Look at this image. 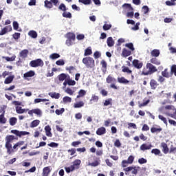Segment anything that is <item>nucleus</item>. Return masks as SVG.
Instances as JSON below:
<instances>
[{
    "mask_svg": "<svg viewBox=\"0 0 176 176\" xmlns=\"http://www.w3.org/2000/svg\"><path fill=\"white\" fill-rule=\"evenodd\" d=\"M132 65L137 69H141V68H142V67L144 65V63L138 59H134L132 61Z\"/></svg>",
    "mask_w": 176,
    "mask_h": 176,
    "instance_id": "10",
    "label": "nucleus"
},
{
    "mask_svg": "<svg viewBox=\"0 0 176 176\" xmlns=\"http://www.w3.org/2000/svg\"><path fill=\"white\" fill-rule=\"evenodd\" d=\"M2 112V113H1ZM0 124H5L8 120L5 118V107H1L0 109Z\"/></svg>",
    "mask_w": 176,
    "mask_h": 176,
    "instance_id": "8",
    "label": "nucleus"
},
{
    "mask_svg": "<svg viewBox=\"0 0 176 176\" xmlns=\"http://www.w3.org/2000/svg\"><path fill=\"white\" fill-rule=\"evenodd\" d=\"M78 2L83 5H91V0H78Z\"/></svg>",
    "mask_w": 176,
    "mask_h": 176,
    "instance_id": "49",
    "label": "nucleus"
},
{
    "mask_svg": "<svg viewBox=\"0 0 176 176\" xmlns=\"http://www.w3.org/2000/svg\"><path fill=\"white\" fill-rule=\"evenodd\" d=\"M35 76V72L30 70L23 74V78H32V76Z\"/></svg>",
    "mask_w": 176,
    "mask_h": 176,
    "instance_id": "26",
    "label": "nucleus"
},
{
    "mask_svg": "<svg viewBox=\"0 0 176 176\" xmlns=\"http://www.w3.org/2000/svg\"><path fill=\"white\" fill-rule=\"evenodd\" d=\"M126 47H128V49H130L131 52H134L135 49L134 48V45H133L132 43H126L125 44Z\"/></svg>",
    "mask_w": 176,
    "mask_h": 176,
    "instance_id": "46",
    "label": "nucleus"
},
{
    "mask_svg": "<svg viewBox=\"0 0 176 176\" xmlns=\"http://www.w3.org/2000/svg\"><path fill=\"white\" fill-rule=\"evenodd\" d=\"M67 85L69 86H75V85H76V82L74 80H71V79H68L67 80Z\"/></svg>",
    "mask_w": 176,
    "mask_h": 176,
    "instance_id": "59",
    "label": "nucleus"
},
{
    "mask_svg": "<svg viewBox=\"0 0 176 176\" xmlns=\"http://www.w3.org/2000/svg\"><path fill=\"white\" fill-rule=\"evenodd\" d=\"M58 9L59 10H62V12H67V7L64 3H60V5L58 7Z\"/></svg>",
    "mask_w": 176,
    "mask_h": 176,
    "instance_id": "54",
    "label": "nucleus"
},
{
    "mask_svg": "<svg viewBox=\"0 0 176 176\" xmlns=\"http://www.w3.org/2000/svg\"><path fill=\"white\" fill-rule=\"evenodd\" d=\"M122 56L124 57H129V56H131V51L128 50L126 48H124L122 50Z\"/></svg>",
    "mask_w": 176,
    "mask_h": 176,
    "instance_id": "32",
    "label": "nucleus"
},
{
    "mask_svg": "<svg viewBox=\"0 0 176 176\" xmlns=\"http://www.w3.org/2000/svg\"><path fill=\"white\" fill-rule=\"evenodd\" d=\"M13 79H14V76H9L5 79V85H9L10 83H12V82H13Z\"/></svg>",
    "mask_w": 176,
    "mask_h": 176,
    "instance_id": "31",
    "label": "nucleus"
},
{
    "mask_svg": "<svg viewBox=\"0 0 176 176\" xmlns=\"http://www.w3.org/2000/svg\"><path fill=\"white\" fill-rule=\"evenodd\" d=\"M45 131L47 137H53V134L52 133V128L50 125H47L45 126Z\"/></svg>",
    "mask_w": 176,
    "mask_h": 176,
    "instance_id": "19",
    "label": "nucleus"
},
{
    "mask_svg": "<svg viewBox=\"0 0 176 176\" xmlns=\"http://www.w3.org/2000/svg\"><path fill=\"white\" fill-rule=\"evenodd\" d=\"M65 170L66 173H67V174H69V173L74 171L75 168L74 166H72V165H71L70 167H65Z\"/></svg>",
    "mask_w": 176,
    "mask_h": 176,
    "instance_id": "51",
    "label": "nucleus"
},
{
    "mask_svg": "<svg viewBox=\"0 0 176 176\" xmlns=\"http://www.w3.org/2000/svg\"><path fill=\"white\" fill-rule=\"evenodd\" d=\"M58 80L60 82H63V81L65 80V79H67V78L69 79V75H67L64 73H62L58 76Z\"/></svg>",
    "mask_w": 176,
    "mask_h": 176,
    "instance_id": "22",
    "label": "nucleus"
},
{
    "mask_svg": "<svg viewBox=\"0 0 176 176\" xmlns=\"http://www.w3.org/2000/svg\"><path fill=\"white\" fill-rule=\"evenodd\" d=\"M160 150H159L158 148H153L151 151V153H153L155 155H160Z\"/></svg>",
    "mask_w": 176,
    "mask_h": 176,
    "instance_id": "63",
    "label": "nucleus"
},
{
    "mask_svg": "<svg viewBox=\"0 0 176 176\" xmlns=\"http://www.w3.org/2000/svg\"><path fill=\"white\" fill-rule=\"evenodd\" d=\"M94 57L95 60H97V58H100V57H101V53L98 51H96L94 53Z\"/></svg>",
    "mask_w": 176,
    "mask_h": 176,
    "instance_id": "56",
    "label": "nucleus"
},
{
    "mask_svg": "<svg viewBox=\"0 0 176 176\" xmlns=\"http://www.w3.org/2000/svg\"><path fill=\"white\" fill-rule=\"evenodd\" d=\"M10 31H12V25H7L0 31V36L5 35L8 32H10Z\"/></svg>",
    "mask_w": 176,
    "mask_h": 176,
    "instance_id": "13",
    "label": "nucleus"
},
{
    "mask_svg": "<svg viewBox=\"0 0 176 176\" xmlns=\"http://www.w3.org/2000/svg\"><path fill=\"white\" fill-rule=\"evenodd\" d=\"M20 57H22V58H27L28 56V50L25 49L20 52L19 53Z\"/></svg>",
    "mask_w": 176,
    "mask_h": 176,
    "instance_id": "25",
    "label": "nucleus"
},
{
    "mask_svg": "<svg viewBox=\"0 0 176 176\" xmlns=\"http://www.w3.org/2000/svg\"><path fill=\"white\" fill-rule=\"evenodd\" d=\"M91 54H93V51L91 50V47H88L85 50L84 53V56H91Z\"/></svg>",
    "mask_w": 176,
    "mask_h": 176,
    "instance_id": "37",
    "label": "nucleus"
},
{
    "mask_svg": "<svg viewBox=\"0 0 176 176\" xmlns=\"http://www.w3.org/2000/svg\"><path fill=\"white\" fill-rule=\"evenodd\" d=\"M122 72H124L125 74H128V75L133 74V71H131V69H130V68H129L128 67H126V66L122 67Z\"/></svg>",
    "mask_w": 176,
    "mask_h": 176,
    "instance_id": "30",
    "label": "nucleus"
},
{
    "mask_svg": "<svg viewBox=\"0 0 176 176\" xmlns=\"http://www.w3.org/2000/svg\"><path fill=\"white\" fill-rule=\"evenodd\" d=\"M33 112L34 113H35V115H37L38 116H42V111L39 109H33Z\"/></svg>",
    "mask_w": 176,
    "mask_h": 176,
    "instance_id": "52",
    "label": "nucleus"
},
{
    "mask_svg": "<svg viewBox=\"0 0 176 176\" xmlns=\"http://www.w3.org/2000/svg\"><path fill=\"white\" fill-rule=\"evenodd\" d=\"M63 101L65 104H67V102H72V98H71V97L69 96H65L63 98Z\"/></svg>",
    "mask_w": 176,
    "mask_h": 176,
    "instance_id": "45",
    "label": "nucleus"
},
{
    "mask_svg": "<svg viewBox=\"0 0 176 176\" xmlns=\"http://www.w3.org/2000/svg\"><path fill=\"white\" fill-rule=\"evenodd\" d=\"M82 107H85V102L83 101H80L74 104V108H82Z\"/></svg>",
    "mask_w": 176,
    "mask_h": 176,
    "instance_id": "41",
    "label": "nucleus"
},
{
    "mask_svg": "<svg viewBox=\"0 0 176 176\" xmlns=\"http://www.w3.org/2000/svg\"><path fill=\"white\" fill-rule=\"evenodd\" d=\"M28 35L29 36H31V38H33L34 39H35L36 38H38V33H36L35 30H30L28 32Z\"/></svg>",
    "mask_w": 176,
    "mask_h": 176,
    "instance_id": "36",
    "label": "nucleus"
},
{
    "mask_svg": "<svg viewBox=\"0 0 176 176\" xmlns=\"http://www.w3.org/2000/svg\"><path fill=\"white\" fill-rule=\"evenodd\" d=\"M12 134H15L17 137H21L22 135H30V132L27 131H19L18 130L14 129L11 130Z\"/></svg>",
    "mask_w": 176,
    "mask_h": 176,
    "instance_id": "11",
    "label": "nucleus"
},
{
    "mask_svg": "<svg viewBox=\"0 0 176 176\" xmlns=\"http://www.w3.org/2000/svg\"><path fill=\"white\" fill-rule=\"evenodd\" d=\"M123 6H125V8H126V9H129V10L131 11L129 12H127V14H126L127 17H129L130 19H133V17H134V12H133V8L131 6V4L125 3L123 5Z\"/></svg>",
    "mask_w": 176,
    "mask_h": 176,
    "instance_id": "9",
    "label": "nucleus"
},
{
    "mask_svg": "<svg viewBox=\"0 0 176 176\" xmlns=\"http://www.w3.org/2000/svg\"><path fill=\"white\" fill-rule=\"evenodd\" d=\"M103 104L104 107H108V105H112V98L107 99Z\"/></svg>",
    "mask_w": 176,
    "mask_h": 176,
    "instance_id": "48",
    "label": "nucleus"
},
{
    "mask_svg": "<svg viewBox=\"0 0 176 176\" xmlns=\"http://www.w3.org/2000/svg\"><path fill=\"white\" fill-rule=\"evenodd\" d=\"M158 118L164 123V124L167 125V119L164 116H163L162 115H159Z\"/></svg>",
    "mask_w": 176,
    "mask_h": 176,
    "instance_id": "58",
    "label": "nucleus"
},
{
    "mask_svg": "<svg viewBox=\"0 0 176 176\" xmlns=\"http://www.w3.org/2000/svg\"><path fill=\"white\" fill-rule=\"evenodd\" d=\"M9 123L10 126H15V124L17 123V118L16 117H12L9 119Z\"/></svg>",
    "mask_w": 176,
    "mask_h": 176,
    "instance_id": "35",
    "label": "nucleus"
},
{
    "mask_svg": "<svg viewBox=\"0 0 176 176\" xmlns=\"http://www.w3.org/2000/svg\"><path fill=\"white\" fill-rule=\"evenodd\" d=\"M98 100H100V98H98V96H96V95H92L90 100H89V102L90 104H93V102H98Z\"/></svg>",
    "mask_w": 176,
    "mask_h": 176,
    "instance_id": "38",
    "label": "nucleus"
},
{
    "mask_svg": "<svg viewBox=\"0 0 176 176\" xmlns=\"http://www.w3.org/2000/svg\"><path fill=\"white\" fill-rule=\"evenodd\" d=\"M169 153H176V147H174V146L171 145L169 149Z\"/></svg>",
    "mask_w": 176,
    "mask_h": 176,
    "instance_id": "64",
    "label": "nucleus"
},
{
    "mask_svg": "<svg viewBox=\"0 0 176 176\" xmlns=\"http://www.w3.org/2000/svg\"><path fill=\"white\" fill-rule=\"evenodd\" d=\"M80 163H82V161H80V160H75L73 162V165H72V166L74 167V170L75 168L78 170L79 169V166H80Z\"/></svg>",
    "mask_w": 176,
    "mask_h": 176,
    "instance_id": "24",
    "label": "nucleus"
},
{
    "mask_svg": "<svg viewBox=\"0 0 176 176\" xmlns=\"http://www.w3.org/2000/svg\"><path fill=\"white\" fill-rule=\"evenodd\" d=\"M65 111V109L61 108L60 109H56L55 111V113L56 115H63V113H64Z\"/></svg>",
    "mask_w": 176,
    "mask_h": 176,
    "instance_id": "53",
    "label": "nucleus"
},
{
    "mask_svg": "<svg viewBox=\"0 0 176 176\" xmlns=\"http://www.w3.org/2000/svg\"><path fill=\"white\" fill-rule=\"evenodd\" d=\"M162 130H163V129H162V127H160V126H158V128L152 127V128L151 129V133H160Z\"/></svg>",
    "mask_w": 176,
    "mask_h": 176,
    "instance_id": "39",
    "label": "nucleus"
},
{
    "mask_svg": "<svg viewBox=\"0 0 176 176\" xmlns=\"http://www.w3.org/2000/svg\"><path fill=\"white\" fill-rule=\"evenodd\" d=\"M161 148H162V152L165 154L167 155L170 149L168 148V146L166 144V142H162L161 143Z\"/></svg>",
    "mask_w": 176,
    "mask_h": 176,
    "instance_id": "18",
    "label": "nucleus"
},
{
    "mask_svg": "<svg viewBox=\"0 0 176 176\" xmlns=\"http://www.w3.org/2000/svg\"><path fill=\"white\" fill-rule=\"evenodd\" d=\"M117 80L121 85H129L130 83V80L126 79L124 77H118Z\"/></svg>",
    "mask_w": 176,
    "mask_h": 176,
    "instance_id": "14",
    "label": "nucleus"
},
{
    "mask_svg": "<svg viewBox=\"0 0 176 176\" xmlns=\"http://www.w3.org/2000/svg\"><path fill=\"white\" fill-rule=\"evenodd\" d=\"M141 170V167L140 166H129L124 168L123 171L125 173V175H130V172H131L132 175H137L138 174V171Z\"/></svg>",
    "mask_w": 176,
    "mask_h": 176,
    "instance_id": "5",
    "label": "nucleus"
},
{
    "mask_svg": "<svg viewBox=\"0 0 176 176\" xmlns=\"http://www.w3.org/2000/svg\"><path fill=\"white\" fill-rule=\"evenodd\" d=\"M106 82L109 85L111 84L110 85L111 89H113L114 90H118V89H119V87L115 85V82H116V78L112 77V76L109 75L106 78Z\"/></svg>",
    "mask_w": 176,
    "mask_h": 176,
    "instance_id": "6",
    "label": "nucleus"
},
{
    "mask_svg": "<svg viewBox=\"0 0 176 176\" xmlns=\"http://www.w3.org/2000/svg\"><path fill=\"white\" fill-rule=\"evenodd\" d=\"M16 113L21 114L28 112V109H23L21 107L16 106L15 107Z\"/></svg>",
    "mask_w": 176,
    "mask_h": 176,
    "instance_id": "16",
    "label": "nucleus"
},
{
    "mask_svg": "<svg viewBox=\"0 0 176 176\" xmlns=\"http://www.w3.org/2000/svg\"><path fill=\"white\" fill-rule=\"evenodd\" d=\"M150 62L151 63V64H155V65H160V60H158L156 57L152 58L150 60Z\"/></svg>",
    "mask_w": 176,
    "mask_h": 176,
    "instance_id": "42",
    "label": "nucleus"
},
{
    "mask_svg": "<svg viewBox=\"0 0 176 176\" xmlns=\"http://www.w3.org/2000/svg\"><path fill=\"white\" fill-rule=\"evenodd\" d=\"M16 140V138L13 135H8L6 137L5 148L6 149L7 155H12L14 153V150L12 147V142Z\"/></svg>",
    "mask_w": 176,
    "mask_h": 176,
    "instance_id": "1",
    "label": "nucleus"
},
{
    "mask_svg": "<svg viewBox=\"0 0 176 176\" xmlns=\"http://www.w3.org/2000/svg\"><path fill=\"white\" fill-rule=\"evenodd\" d=\"M100 65L102 66V67H101L102 72L104 74H107V66H108V64L107 63V61H105V60H102L100 61Z\"/></svg>",
    "mask_w": 176,
    "mask_h": 176,
    "instance_id": "17",
    "label": "nucleus"
},
{
    "mask_svg": "<svg viewBox=\"0 0 176 176\" xmlns=\"http://www.w3.org/2000/svg\"><path fill=\"white\" fill-rule=\"evenodd\" d=\"M171 74H174L175 76H176V65H173L170 68Z\"/></svg>",
    "mask_w": 176,
    "mask_h": 176,
    "instance_id": "62",
    "label": "nucleus"
},
{
    "mask_svg": "<svg viewBox=\"0 0 176 176\" xmlns=\"http://www.w3.org/2000/svg\"><path fill=\"white\" fill-rule=\"evenodd\" d=\"M151 54L152 57H159V56H160V50L157 49L153 50L151 52Z\"/></svg>",
    "mask_w": 176,
    "mask_h": 176,
    "instance_id": "27",
    "label": "nucleus"
},
{
    "mask_svg": "<svg viewBox=\"0 0 176 176\" xmlns=\"http://www.w3.org/2000/svg\"><path fill=\"white\" fill-rule=\"evenodd\" d=\"M129 164H133V162H134V156L130 155L126 160Z\"/></svg>",
    "mask_w": 176,
    "mask_h": 176,
    "instance_id": "61",
    "label": "nucleus"
},
{
    "mask_svg": "<svg viewBox=\"0 0 176 176\" xmlns=\"http://www.w3.org/2000/svg\"><path fill=\"white\" fill-rule=\"evenodd\" d=\"M62 16L65 19H72V14H71L69 12L64 11V12L62 14Z\"/></svg>",
    "mask_w": 176,
    "mask_h": 176,
    "instance_id": "40",
    "label": "nucleus"
},
{
    "mask_svg": "<svg viewBox=\"0 0 176 176\" xmlns=\"http://www.w3.org/2000/svg\"><path fill=\"white\" fill-rule=\"evenodd\" d=\"M44 6L47 9H52V8H53V3L49 0H45L44 1Z\"/></svg>",
    "mask_w": 176,
    "mask_h": 176,
    "instance_id": "29",
    "label": "nucleus"
},
{
    "mask_svg": "<svg viewBox=\"0 0 176 176\" xmlns=\"http://www.w3.org/2000/svg\"><path fill=\"white\" fill-rule=\"evenodd\" d=\"M168 69H165L163 72H162V75L164 78H170V73H168Z\"/></svg>",
    "mask_w": 176,
    "mask_h": 176,
    "instance_id": "44",
    "label": "nucleus"
},
{
    "mask_svg": "<svg viewBox=\"0 0 176 176\" xmlns=\"http://www.w3.org/2000/svg\"><path fill=\"white\" fill-rule=\"evenodd\" d=\"M50 58L52 60H56L57 58H60V54L57 53H54L50 56Z\"/></svg>",
    "mask_w": 176,
    "mask_h": 176,
    "instance_id": "47",
    "label": "nucleus"
},
{
    "mask_svg": "<svg viewBox=\"0 0 176 176\" xmlns=\"http://www.w3.org/2000/svg\"><path fill=\"white\" fill-rule=\"evenodd\" d=\"M43 65H44L43 60H42V59L41 58L33 60L30 63V66L32 67V68H36L38 67H43Z\"/></svg>",
    "mask_w": 176,
    "mask_h": 176,
    "instance_id": "7",
    "label": "nucleus"
},
{
    "mask_svg": "<svg viewBox=\"0 0 176 176\" xmlns=\"http://www.w3.org/2000/svg\"><path fill=\"white\" fill-rule=\"evenodd\" d=\"M155 72H157L156 67L152 63H146V67L143 68L141 72V75L146 76L148 75H152V74H155Z\"/></svg>",
    "mask_w": 176,
    "mask_h": 176,
    "instance_id": "2",
    "label": "nucleus"
},
{
    "mask_svg": "<svg viewBox=\"0 0 176 176\" xmlns=\"http://www.w3.org/2000/svg\"><path fill=\"white\" fill-rule=\"evenodd\" d=\"M51 172V166H46L43 169V176H49V174H50Z\"/></svg>",
    "mask_w": 176,
    "mask_h": 176,
    "instance_id": "20",
    "label": "nucleus"
},
{
    "mask_svg": "<svg viewBox=\"0 0 176 176\" xmlns=\"http://www.w3.org/2000/svg\"><path fill=\"white\" fill-rule=\"evenodd\" d=\"M21 145H24V141H20L16 142L13 146H12V149L14 151V153L16 152V151H17V148H19V146H21Z\"/></svg>",
    "mask_w": 176,
    "mask_h": 176,
    "instance_id": "28",
    "label": "nucleus"
},
{
    "mask_svg": "<svg viewBox=\"0 0 176 176\" xmlns=\"http://www.w3.org/2000/svg\"><path fill=\"white\" fill-rule=\"evenodd\" d=\"M111 28H112V25L111 24H104L103 25L104 31H108L109 30H111Z\"/></svg>",
    "mask_w": 176,
    "mask_h": 176,
    "instance_id": "60",
    "label": "nucleus"
},
{
    "mask_svg": "<svg viewBox=\"0 0 176 176\" xmlns=\"http://www.w3.org/2000/svg\"><path fill=\"white\" fill-rule=\"evenodd\" d=\"M21 35V34H20L19 32H15L14 34H12V38H14V39H15V41H17V39H20Z\"/></svg>",
    "mask_w": 176,
    "mask_h": 176,
    "instance_id": "57",
    "label": "nucleus"
},
{
    "mask_svg": "<svg viewBox=\"0 0 176 176\" xmlns=\"http://www.w3.org/2000/svg\"><path fill=\"white\" fill-rule=\"evenodd\" d=\"M107 43L109 47H112V46L115 45V41H113V38H112V37H109L107 38Z\"/></svg>",
    "mask_w": 176,
    "mask_h": 176,
    "instance_id": "33",
    "label": "nucleus"
},
{
    "mask_svg": "<svg viewBox=\"0 0 176 176\" xmlns=\"http://www.w3.org/2000/svg\"><path fill=\"white\" fill-rule=\"evenodd\" d=\"M82 63L85 65L88 69H91L96 67V61L92 57L88 56L82 58Z\"/></svg>",
    "mask_w": 176,
    "mask_h": 176,
    "instance_id": "3",
    "label": "nucleus"
},
{
    "mask_svg": "<svg viewBox=\"0 0 176 176\" xmlns=\"http://www.w3.org/2000/svg\"><path fill=\"white\" fill-rule=\"evenodd\" d=\"M48 94L52 98H55V100H58V98L61 97V94H60L59 93L50 92Z\"/></svg>",
    "mask_w": 176,
    "mask_h": 176,
    "instance_id": "23",
    "label": "nucleus"
},
{
    "mask_svg": "<svg viewBox=\"0 0 176 176\" xmlns=\"http://www.w3.org/2000/svg\"><path fill=\"white\" fill-rule=\"evenodd\" d=\"M85 96H86V91L80 89L78 91V95L77 96L76 98H80V97H85Z\"/></svg>",
    "mask_w": 176,
    "mask_h": 176,
    "instance_id": "43",
    "label": "nucleus"
},
{
    "mask_svg": "<svg viewBox=\"0 0 176 176\" xmlns=\"http://www.w3.org/2000/svg\"><path fill=\"white\" fill-rule=\"evenodd\" d=\"M41 123L39 120H34L30 124V127L34 129V127H37V126Z\"/></svg>",
    "mask_w": 176,
    "mask_h": 176,
    "instance_id": "34",
    "label": "nucleus"
},
{
    "mask_svg": "<svg viewBox=\"0 0 176 176\" xmlns=\"http://www.w3.org/2000/svg\"><path fill=\"white\" fill-rule=\"evenodd\" d=\"M153 147V146L152 145V144H148L146 143H144L140 146V151L145 152V151H149V149H152Z\"/></svg>",
    "mask_w": 176,
    "mask_h": 176,
    "instance_id": "12",
    "label": "nucleus"
},
{
    "mask_svg": "<svg viewBox=\"0 0 176 176\" xmlns=\"http://www.w3.org/2000/svg\"><path fill=\"white\" fill-rule=\"evenodd\" d=\"M65 38H67L65 41L67 46H72L75 39H76V35H75V33L69 32L65 34Z\"/></svg>",
    "mask_w": 176,
    "mask_h": 176,
    "instance_id": "4",
    "label": "nucleus"
},
{
    "mask_svg": "<svg viewBox=\"0 0 176 176\" xmlns=\"http://www.w3.org/2000/svg\"><path fill=\"white\" fill-rule=\"evenodd\" d=\"M107 133V129L104 126H101L100 128H98L96 131L97 135H104Z\"/></svg>",
    "mask_w": 176,
    "mask_h": 176,
    "instance_id": "21",
    "label": "nucleus"
},
{
    "mask_svg": "<svg viewBox=\"0 0 176 176\" xmlns=\"http://www.w3.org/2000/svg\"><path fill=\"white\" fill-rule=\"evenodd\" d=\"M150 86L151 90H156L157 86H159V83H157V81H156V80L151 79L150 81Z\"/></svg>",
    "mask_w": 176,
    "mask_h": 176,
    "instance_id": "15",
    "label": "nucleus"
},
{
    "mask_svg": "<svg viewBox=\"0 0 176 176\" xmlns=\"http://www.w3.org/2000/svg\"><path fill=\"white\" fill-rule=\"evenodd\" d=\"M3 58H5L6 61H14V60H16V55L12 56L11 58L9 56H4Z\"/></svg>",
    "mask_w": 176,
    "mask_h": 176,
    "instance_id": "50",
    "label": "nucleus"
},
{
    "mask_svg": "<svg viewBox=\"0 0 176 176\" xmlns=\"http://www.w3.org/2000/svg\"><path fill=\"white\" fill-rule=\"evenodd\" d=\"M88 166H91V167H97V166H100V162H98V161H95L94 162H89Z\"/></svg>",
    "mask_w": 176,
    "mask_h": 176,
    "instance_id": "55",
    "label": "nucleus"
}]
</instances>
